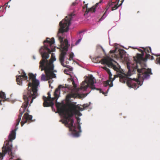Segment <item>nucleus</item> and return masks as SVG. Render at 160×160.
Returning <instances> with one entry per match:
<instances>
[{"label": "nucleus", "mask_w": 160, "mask_h": 160, "mask_svg": "<svg viewBox=\"0 0 160 160\" xmlns=\"http://www.w3.org/2000/svg\"><path fill=\"white\" fill-rule=\"evenodd\" d=\"M16 160H21L20 158H18L17 159H16Z\"/></svg>", "instance_id": "nucleus-21"}, {"label": "nucleus", "mask_w": 160, "mask_h": 160, "mask_svg": "<svg viewBox=\"0 0 160 160\" xmlns=\"http://www.w3.org/2000/svg\"><path fill=\"white\" fill-rule=\"evenodd\" d=\"M54 38H52L51 39L47 38L46 40L43 42L44 46L41 47L39 50L42 58L40 62L41 70H44L46 75V77L44 74H42L41 80H48L50 87L51 84L53 82L52 79L56 77V74L54 73L56 71L53 70L54 66L53 64V62L55 61L56 59L54 53H52L50 60L48 61L47 59L49 57V54L52 52L55 51V47L54 46Z\"/></svg>", "instance_id": "nucleus-3"}, {"label": "nucleus", "mask_w": 160, "mask_h": 160, "mask_svg": "<svg viewBox=\"0 0 160 160\" xmlns=\"http://www.w3.org/2000/svg\"><path fill=\"white\" fill-rule=\"evenodd\" d=\"M32 118V115H29L28 112H26L22 117V121L21 122V126L22 127L25 123L31 120Z\"/></svg>", "instance_id": "nucleus-8"}, {"label": "nucleus", "mask_w": 160, "mask_h": 160, "mask_svg": "<svg viewBox=\"0 0 160 160\" xmlns=\"http://www.w3.org/2000/svg\"><path fill=\"white\" fill-rule=\"evenodd\" d=\"M80 2L78 0H76L75 2H73L71 6V8L72 9H73V7L75 5H76L77 4H78L79 2Z\"/></svg>", "instance_id": "nucleus-16"}, {"label": "nucleus", "mask_w": 160, "mask_h": 160, "mask_svg": "<svg viewBox=\"0 0 160 160\" xmlns=\"http://www.w3.org/2000/svg\"><path fill=\"white\" fill-rule=\"evenodd\" d=\"M124 0H122V3L121 4V5H122V2L124 1Z\"/></svg>", "instance_id": "nucleus-22"}, {"label": "nucleus", "mask_w": 160, "mask_h": 160, "mask_svg": "<svg viewBox=\"0 0 160 160\" xmlns=\"http://www.w3.org/2000/svg\"><path fill=\"white\" fill-rule=\"evenodd\" d=\"M2 103L1 102V100L0 99V105H2Z\"/></svg>", "instance_id": "nucleus-19"}, {"label": "nucleus", "mask_w": 160, "mask_h": 160, "mask_svg": "<svg viewBox=\"0 0 160 160\" xmlns=\"http://www.w3.org/2000/svg\"><path fill=\"white\" fill-rule=\"evenodd\" d=\"M69 82L72 83L73 86L71 85H65V87L60 85L56 89L54 93V97L52 98L50 92L48 93V98L43 96V98L44 100L43 105L44 107L52 106L54 103L53 101L56 99V101L57 102V99L59 97L60 93V90H62L64 92H68L66 98L67 100L69 102L71 98L76 97L81 98V94L84 91H86L88 88L92 89L99 90L100 93H102L105 96L107 94L109 90V88L105 92L100 89L97 87V83L95 82L94 78L92 75H90L89 77H87L85 80L81 83L80 88H77V85L78 84V82L77 77L74 75H71V78L68 79Z\"/></svg>", "instance_id": "nucleus-2"}, {"label": "nucleus", "mask_w": 160, "mask_h": 160, "mask_svg": "<svg viewBox=\"0 0 160 160\" xmlns=\"http://www.w3.org/2000/svg\"><path fill=\"white\" fill-rule=\"evenodd\" d=\"M60 115L62 118V121L65 125L69 128L74 137H78L80 135L81 132L80 119L77 116H80L82 114L80 111L84 109L80 108L77 102H71L68 107L62 106L58 108Z\"/></svg>", "instance_id": "nucleus-4"}, {"label": "nucleus", "mask_w": 160, "mask_h": 160, "mask_svg": "<svg viewBox=\"0 0 160 160\" xmlns=\"http://www.w3.org/2000/svg\"><path fill=\"white\" fill-rule=\"evenodd\" d=\"M79 35L80 36L81 38H80L79 39L75 42V45H77L78 44L81 42L82 38V37L83 35V32H81L79 33Z\"/></svg>", "instance_id": "nucleus-12"}, {"label": "nucleus", "mask_w": 160, "mask_h": 160, "mask_svg": "<svg viewBox=\"0 0 160 160\" xmlns=\"http://www.w3.org/2000/svg\"><path fill=\"white\" fill-rule=\"evenodd\" d=\"M13 160H15V159H13Z\"/></svg>", "instance_id": "nucleus-25"}, {"label": "nucleus", "mask_w": 160, "mask_h": 160, "mask_svg": "<svg viewBox=\"0 0 160 160\" xmlns=\"http://www.w3.org/2000/svg\"><path fill=\"white\" fill-rule=\"evenodd\" d=\"M33 58L34 59H35V57L34 56H33Z\"/></svg>", "instance_id": "nucleus-23"}, {"label": "nucleus", "mask_w": 160, "mask_h": 160, "mask_svg": "<svg viewBox=\"0 0 160 160\" xmlns=\"http://www.w3.org/2000/svg\"><path fill=\"white\" fill-rule=\"evenodd\" d=\"M0 98L3 99V101H5L8 100L7 99H6V96L5 93L2 92V91L0 92Z\"/></svg>", "instance_id": "nucleus-11"}, {"label": "nucleus", "mask_w": 160, "mask_h": 160, "mask_svg": "<svg viewBox=\"0 0 160 160\" xmlns=\"http://www.w3.org/2000/svg\"><path fill=\"white\" fill-rule=\"evenodd\" d=\"M69 58L68 59V60L70 61H71L72 60H73V58L74 56V54L73 52H71L69 54Z\"/></svg>", "instance_id": "nucleus-15"}, {"label": "nucleus", "mask_w": 160, "mask_h": 160, "mask_svg": "<svg viewBox=\"0 0 160 160\" xmlns=\"http://www.w3.org/2000/svg\"><path fill=\"white\" fill-rule=\"evenodd\" d=\"M64 73H66V74H68V71H67V70H64Z\"/></svg>", "instance_id": "nucleus-18"}, {"label": "nucleus", "mask_w": 160, "mask_h": 160, "mask_svg": "<svg viewBox=\"0 0 160 160\" xmlns=\"http://www.w3.org/2000/svg\"><path fill=\"white\" fill-rule=\"evenodd\" d=\"M88 105H88L87 104H84L83 105V108H86L87 107H88Z\"/></svg>", "instance_id": "nucleus-17"}, {"label": "nucleus", "mask_w": 160, "mask_h": 160, "mask_svg": "<svg viewBox=\"0 0 160 160\" xmlns=\"http://www.w3.org/2000/svg\"><path fill=\"white\" fill-rule=\"evenodd\" d=\"M108 9V8H107L105 11V12L104 13L103 15L102 16L101 18L100 19V21H102L107 16L108 14V12H107V11Z\"/></svg>", "instance_id": "nucleus-14"}, {"label": "nucleus", "mask_w": 160, "mask_h": 160, "mask_svg": "<svg viewBox=\"0 0 160 160\" xmlns=\"http://www.w3.org/2000/svg\"><path fill=\"white\" fill-rule=\"evenodd\" d=\"M75 14L73 12L68 14V16L65 17L59 23L60 28L57 36L61 43L60 51L59 60L61 65L64 67H68L69 66L65 64L64 63L66 52L68 50V47L70 46L67 39H63L65 38V32H67L69 29V25L71 24V21L74 16Z\"/></svg>", "instance_id": "nucleus-5"}, {"label": "nucleus", "mask_w": 160, "mask_h": 160, "mask_svg": "<svg viewBox=\"0 0 160 160\" xmlns=\"http://www.w3.org/2000/svg\"><path fill=\"white\" fill-rule=\"evenodd\" d=\"M33 101H24V102L21 106L20 109V113L18 116V118L16 120V128L14 130H12L10 132L8 136L9 140L5 141L4 146L2 148V153L0 152V160H2L5 154L8 153L11 157L10 158V160H13L14 158V154L12 151V141L14 139L16 138V131L18 129V126L19 125L21 120L23 113L24 112L26 108L28 107L29 102L30 104L32 103Z\"/></svg>", "instance_id": "nucleus-6"}, {"label": "nucleus", "mask_w": 160, "mask_h": 160, "mask_svg": "<svg viewBox=\"0 0 160 160\" xmlns=\"http://www.w3.org/2000/svg\"><path fill=\"white\" fill-rule=\"evenodd\" d=\"M66 64H67L68 63V62L66 61Z\"/></svg>", "instance_id": "nucleus-24"}, {"label": "nucleus", "mask_w": 160, "mask_h": 160, "mask_svg": "<svg viewBox=\"0 0 160 160\" xmlns=\"http://www.w3.org/2000/svg\"><path fill=\"white\" fill-rule=\"evenodd\" d=\"M154 55V54H153ZM157 57V58L156 59V63L157 64L160 65V54H154Z\"/></svg>", "instance_id": "nucleus-13"}, {"label": "nucleus", "mask_w": 160, "mask_h": 160, "mask_svg": "<svg viewBox=\"0 0 160 160\" xmlns=\"http://www.w3.org/2000/svg\"><path fill=\"white\" fill-rule=\"evenodd\" d=\"M152 60H153L154 59V57L153 56H152L151 58Z\"/></svg>", "instance_id": "nucleus-20"}, {"label": "nucleus", "mask_w": 160, "mask_h": 160, "mask_svg": "<svg viewBox=\"0 0 160 160\" xmlns=\"http://www.w3.org/2000/svg\"><path fill=\"white\" fill-rule=\"evenodd\" d=\"M110 6L112 7V11L118 8V5L114 2H111L109 3Z\"/></svg>", "instance_id": "nucleus-9"}, {"label": "nucleus", "mask_w": 160, "mask_h": 160, "mask_svg": "<svg viewBox=\"0 0 160 160\" xmlns=\"http://www.w3.org/2000/svg\"><path fill=\"white\" fill-rule=\"evenodd\" d=\"M115 49L111 50V54L113 53V55H110L102 59L100 62L102 64L107 65L109 67L112 68L115 71L118 72V74L115 75L114 77L112 78V74L110 70L106 67L103 69L107 72L109 75V80L103 82L105 87L109 86L112 87L113 86V81L115 78L119 77L121 82L125 83L127 82V84L128 87L134 89H137L142 84L144 79L149 78L150 75L152 74L151 69L148 68L146 65L145 59L143 58L144 52L149 53L151 51V47H143V50L139 49V50L141 54H138L137 59H135L134 61L132 62H127V67L128 70L127 74L122 72L118 64L112 59L110 57L111 56L113 58L118 57V53L122 57L125 53V51L123 49H118V45H116Z\"/></svg>", "instance_id": "nucleus-1"}, {"label": "nucleus", "mask_w": 160, "mask_h": 160, "mask_svg": "<svg viewBox=\"0 0 160 160\" xmlns=\"http://www.w3.org/2000/svg\"><path fill=\"white\" fill-rule=\"evenodd\" d=\"M21 75L18 76H17V81L18 84L21 85L22 84V81L23 80H26L28 79V76L25 72L23 70H21L19 71Z\"/></svg>", "instance_id": "nucleus-7"}, {"label": "nucleus", "mask_w": 160, "mask_h": 160, "mask_svg": "<svg viewBox=\"0 0 160 160\" xmlns=\"http://www.w3.org/2000/svg\"><path fill=\"white\" fill-rule=\"evenodd\" d=\"M103 0H100V1L99 3H97L96 4L95 6H93L92 8L90 9V11H92L93 12H95L96 11V8L97 7L98 5L100 3L102 2Z\"/></svg>", "instance_id": "nucleus-10"}]
</instances>
